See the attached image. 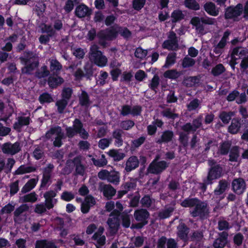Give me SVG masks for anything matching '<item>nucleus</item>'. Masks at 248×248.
Instances as JSON below:
<instances>
[{
    "label": "nucleus",
    "mask_w": 248,
    "mask_h": 248,
    "mask_svg": "<svg viewBox=\"0 0 248 248\" xmlns=\"http://www.w3.org/2000/svg\"><path fill=\"white\" fill-rule=\"evenodd\" d=\"M117 31L118 34H120L124 38L126 39L129 38L132 35V32L127 27L118 26Z\"/></svg>",
    "instance_id": "nucleus-46"
},
{
    "label": "nucleus",
    "mask_w": 248,
    "mask_h": 248,
    "mask_svg": "<svg viewBox=\"0 0 248 248\" xmlns=\"http://www.w3.org/2000/svg\"><path fill=\"white\" fill-rule=\"evenodd\" d=\"M38 101L41 104L43 105L45 103H50L53 102L54 100L50 93L47 92H45L39 95Z\"/></svg>",
    "instance_id": "nucleus-36"
},
{
    "label": "nucleus",
    "mask_w": 248,
    "mask_h": 248,
    "mask_svg": "<svg viewBox=\"0 0 248 248\" xmlns=\"http://www.w3.org/2000/svg\"><path fill=\"white\" fill-rule=\"evenodd\" d=\"M230 184L225 179H222L218 182L217 186L214 190V194L216 196L222 195L229 187Z\"/></svg>",
    "instance_id": "nucleus-26"
},
{
    "label": "nucleus",
    "mask_w": 248,
    "mask_h": 248,
    "mask_svg": "<svg viewBox=\"0 0 248 248\" xmlns=\"http://www.w3.org/2000/svg\"><path fill=\"white\" fill-rule=\"evenodd\" d=\"M146 0H133L132 8L136 11H140L145 5Z\"/></svg>",
    "instance_id": "nucleus-54"
},
{
    "label": "nucleus",
    "mask_w": 248,
    "mask_h": 248,
    "mask_svg": "<svg viewBox=\"0 0 248 248\" xmlns=\"http://www.w3.org/2000/svg\"><path fill=\"white\" fill-rule=\"evenodd\" d=\"M72 163L75 167V173L76 175L83 176L85 168L81 163V156L78 155L72 159Z\"/></svg>",
    "instance_id": "nucleus-16"
},
{
    "label": "nucleus",
    "mask_w": 248,
    "mask_h": 248,
    "mask_svg": "<svg viewBox=\"0 0 248 248\" xmlns=\"http://www.w3.org/2000/svg\"><path fill=\"white\" fill-rule=\"evenodd\" d=\"M79 104L82 107L88 108L91 104L88 93L84 90L81 91V94L78 96Z\"/></svg>",
    "instance_id": "nucleus-27"
},
{
    "label": "nucleus",
    "mask_w": 248,
    "mask_h": 248,
    "mask_svg": "<svg viewBox=\"0 0 248 248\" xmlns=\"http://www.w3.org/2000/svg\"><path fill=\"white\" fill-rule=\"evenodd\" d=\"M2 152L5 154L14 155L21 150L20 143L18 141L12 144L10 142L3 144L1 147Z\"/></svg>",
    "instance_id": "nucleus-9"
},
{
    "label": "nucleus",
    "mask_w": 248,
    "mask_h": 248,
    "mask_svg": "<svg viewBox=\"0 0 248 248\" xmlns=\"http://www.w3.org/2000/svg\"><path fill=\"white\" fill-rule=\"evenodd\" d=\"M23 55L24 56H20L19 58L21 63L25 65L21 69V72L23 74L31 75L35 69L38 67L39 62L38 60L31 62V56L32 55V52L31 51H25Z\"/></svg>",
    "instance_id": "nucleus-2"
},
{
    "label": "nucleus",
    "mask_w": 248,
    "mask_h": 248,
    "mask_svg": "<svg viewBox=\"0 0 248 248\" xmlns=\"http://www.w3.org/2000/svg\"><path fill=\"white\" fill-rule=\"evenodd\" d=\"M108 154L109 156L113 158L115 161H119L122 160L125 156V154L122 152H119L118 150L111 149L110 150Z\"/></svg>",
    "instance_id": "nucleus-34"
},
{
    "label": "nucleus",
    "mask_w": 248,
    "mask_h": 248,
    "mask_svg": "<svg viewBox=\"0 0 248 248\" xmlns=\"http://www.w3.org/2000/svg\"><path fill=\"white\" fill-rule=\"evenodd\" d=\"M242 120L239 118H234L232 120L231 124L228 127V132L232 134H236L239 132L242 125Z\"/></svg>",
    "instance_id": "nucleus-18"
},
{
    "label": "nucleus",
    "mask_w": 248,
    "mask_h": 248,
    "mask_svg": "<svg viewBox=\"0 0 248 248\" xmlns=\"http://www.w3.org/2000/svg\"><path fill=\"white\" fill-rule=\"evenodd\" d=\"M16 121L14 124L13 128L17 132H20L24 126L30 124L31 119L30 117L18 116L16 118Z\"/></svg>",
    "instance_id": "nucleus-11"
},
{
    "label": "nucleus",
    "mask_w": 248,
    "mask_h": 248,
    "mask_svg": "<svg viewBox=\"0 0 248 248\" xmlns=\"http://www.w3.org/2000/svg\"><path fill=\"white\" fill-rule=\"evenodd\" d=\"M160 79L158 75H155L152 79L151 82L149 86L153 90L156 91V89L159 84Z\"/></svg>",
    "instance_id": "nucleus-64"
},
{
    "label": "nucleus",
    "mask_w": 248,
    "mask_h": 248,
    "mask_svg": "<svg viewBox=\"0 0 248 248\" xmlns=\"http://www.w3.org/2000/svg\"><path fill=\"white\" fill-rule=\"evenodd\" d=\"M41 31L42 33H46L47 34H50L52 36H55L56 32L50 25L44 24L43 26L41 29Z\"/></svg>",
    "instance_id": "nucleus-56"
},
{
    "label": "nucleus",
    "mask_w": 248,
    "mask_h": 248,
    "mask_svg": "<svg viewBox=\"0 0 248 248\" xmlns=\"http://www.w3.org/2000/svg\"><path fill=\"white\" fill-rule=\"evenodd\" d=\"M232 115L233 112L232 111L226 112L223 111L219 113L218 117L222 123L226 124L229 123Z\"/></svg>",
    "instance_id": "nucleus-41"
},
{
    "label": "nucleus",
    "mask_w": 248,
    "mask_h": 248,
    "mask_svg": "<svg viewBox=\"0 0 248 248\" xmlns=\"http://www.w3.org/2000/svg\"><path fill=\"white\" fill-rule=\"evenodd\" d=\"M139 161L136 156H131L128 158L126 164L125 170L129 172L138 167Z\"/></svg>",
    "instance_id": "nucleus-22"
},
{
    "label": "nucleus",
    "mask_w": 248,
    "mask_h": 248,
    "mask_svg": "<svg viewBox=\"0 0 248 248\" xmlns=\"http://www.w3.org/2000/svg\"><path fill=\"white\" fill-rule=\"evenodd\" d=\"M168 167V164L164 160L157 161L154 160L149 165L148 171L152 174H159L165 170Z\"/></svg>",
    "instance_id": "nucleus-5"
},
{
    "label": "nucleus",
    "mask_w": 248,
    "mask_h": 248,
    "mask_svg": "<svg viewBox=\"0 0 248 248\" xmlns=\"http://www.w3.org/2000/svg\"><path fill=\"white\" fill-rule=\"evenodd\" d=\"M189 232L190 228L183 222L182 220H180L177 226L176 235L177 237L185 242H187L189 239Z\"/></svg>",
    "instance_id": "nucleus-8"
},
{
    "label": "nucleus",
    "mask_w": 248,
    "mask_h": 248,
    "mask_svg": "<svg viewBox=\"0 0 248 248\" xmlns=\"http://www.w3.org/2000/svg\"><path fill=\"white\" fill-rule=\"evenodd\" d=\"M243 5L239 3L235 6L231 5L224 10V17L226 20L232 19L234 21H238V17L243 13Z\"/></svg>",
    "instance_id": "nucleus-4"
},
{
    "label": "nucleus",
    "mask_w": 248,
    "mask_h": 248,
    "mask_svg": "<svg viewBox=\"0 0 248 248\" xmlns=\"http://www.w3.org/2000/svg\"><path fill=\"white\" fill-rule=\"evenodd\" d=\"M134 217L137 221L148 222L150 213L146 209H138L134 211Z\"/></svg>",
    "instance_id": "nucleus-17"
},
{
    "label": "nucleus",
    "mask_w": 248,
    "mask_h": 248,
    "mask_svg": "<svg viewBox=\"0 0 248 248\" xmlns=\"http://www.w3.org/2000/svg\"><path fill=\"white\" fill-rule=\"evenodd\" d=\"M176 53L175 52L171 53L167 56L165 63L163 67L169 68L172 66L176 62Z\"/></svg>",
    "instance_id": "nucleus-37"
},
{
    "label": "nucleus",
    "mask_w": 248,
    "mask_h": 248,
    "mask_svg": "<svg viewBox=\"0 0 248 248\" xmlns=\"http://www.w3.org/2000/svg\"><path fill=\"white\" fill-rule=\"evenodd\" d=\"M229 161L232 162H237L240 156L239 147L238 146H232L229 153Z\"/></svg>",
    "instance_id": "nucleus-28"
},
{
    "label": "nucleus",
    "mask_w": 248,
    "mask_h": 248,
    "mask_svg": "<svg viewBox=\"0 0 248 248\" xmlns=\"http://www.w3.org/2000/svg\"><path fill=\"white\" fill-rule=\"evenodd\" d=\"M173 38L170 37V40H166L164 41L162 46L164 49L169 50H176L178 48V41L177 40L175 33L172 31Z\"/></svg>",
    "instance_id": "nucleus-12"
},
{
    "label": "nucleus",
    "mask_w": 248,
    "mask_h": 248,
    "mask_svg": "<svg viewBox=\"0 0 248 248\" xmlns=\"http://www.w3.org/2000/svg\"><path fill=\"white\" fill-rule=\"evenodd\" d=\"M161 113L163 117L172 120L179 118V116L178 113L173 112L170 108H166L162 111Z\"/></svg>",
    "instance_id": "nucleus-45"
},
{
    "label": "nucleus",
    "mask_w": 248,
    "mask_h": 248,
    "mask_svg": "<svg viewBox=\"0 0 248 248\" xmlns=\"http://www.w3.org/2000/svg\"><path fill=\"white\" fill-rule=\"evenodd\" d=\"M107 223L109 226L110 233L112 235L115 234L120 228V219L108 218Z\"/></svg>",
    "instance_id": "nucleus-21"
},
{
    "label": "nucleus",
    "mask_w": 248,
    "mask_h": 248,
    "mask_svg": "<svg viewBox=\"0 0 248 248\" xmlns=\"http://www.w3.org/2000/svg\"><path fill=\"white\" fill-rule=\"evenodd\" d=\"M92 14L91 9L86 5L81 3L77 6L75 9V14L78 18L90 16Z\"/></svg>",
    "instance_id": "nucleus-14"
},
{
    "label": "nucleus",
    "mask_w": 248,
    "mask_h": 248,
    "mask_svg": "<svg viewBox=\"0 0 248 248\" xmlns=\"http://www.w3.org/2000/svg\"><path fill=\"white\" fill-rule=\"evenodd\" d=\"M29 210V206L27 204H22L17 207L14 212V220L17 218L23 213L28 211Z\"/></svg>",
    "instance_id": "nucleus-47"
},
{
    "label": "nucleus",
    "mask_w": 248,
    "mask_h": 248,
    "mask_svg": "<svg viewBox=\"0 0 248 248\" xmlns=\"http://www.w3.org/2000/svg\"><path fill=\"white\" fill-rule=\"evenodd\" d=\"M198 78L197 77H189L186 78L184 81V84L187 87H192L198 83Z\"/></svg>",
    "instance_id": "nucleus-52"
},
{
    "label": "nucleus",
    "mask_w": 248,
    "mask_h": 248,
    "mask_svg": "<svg viewBox=\"0 0 248 248\" xmlns=\"http://www.w3.org/2000/svg\"><path fill=\"white\" fill-rule=\"evenodd\" d=\"M124 131L122 129L117 128L113 130L112 133V137L115 139L114 145L118 147L122 146L124 143L123 134Z\"/></svg>",
    "instance_id": "nucleus-23"
},
{
    "label": "nucleus",
    "mask_w": 248,
    "mask_h": 248,
    "mask_svg": "<svg viewBox=\"0 0 248 248\" xmlns=\"http://www.w3.org/2000/svg\"><path fill=\"white\" fill-rule=\"evenodd\" d=\"M182 73L177 71L176 69L168 70L164 73V77L166 78L176 80L178 78Z\"/></svg>",
    "instance_id": "nucleus-31"
},
{
    "label": "nucleus",
    "mask_w": 248,
    "mask_h": 248,
    "mask_svg": "<svg viewBox=\"0 0 248 248\" xmlns=\"http://www.w3.org/2000/svg\"><path fill=\"white\" fill-rule=\"evenodd\" d=\"M37 182L34 178L29 180L21 189L22 193H26L32 189L36 185Z\"/></svg>",
    "instance_id": "nucleus-38"
},
{
    "label": "nucleus",
    "mask_w": 248,
    "mask_h": 248,
    "mask_svg": "<svg viewBox=\"0 0 248 248\" xmlns=\"http://www.w3.org/2000/svg\"><path fill=\"white\" fill-rule=\"evenodd\" d=\"M222 172L223 168L220 164L210 167L207 176L203 179V182L199 184L202 191L205 192L207 186L212 185L216 180L220 178L222 175Z\"/></svg>",
    "instance_id": "nucleus-1"
},
{
    "label": "nucleus",
    "mask_w": 248,
    "mask_h": 248,
    "mask_svg": "<svg viewBox=\"0 0 248 248\" xmlns=\"http://www.w3.org/2000/svg\"><path fill=\"white\" fill-rule=\"evenodd\" d=\"M209 214V209L207 203L200 199L194 208L190 211V215L191 217H198L201 220L207 219Z\"/></svg>",
    "instance_id": "nucleus-3"
},
{
    "label": "nucleus",
    "mask_w": 248,
    "mask_h": 248,
    "mask_svg": "<svg viewBox=\"0 0 248 248\" xmlns=\"http://www.w3.org/2000/svg\"><path fill=\"white\" fill-rule=\"evenodd\" d=\"M121 218L123 226L125 228H129L131 223L129 215L126 213L123 212L121 214Z\"/></svg>",
    "instance_id": "nucleus-57"
},
{
    "label": "nucleus",
    "mask_w": 248,
    "mask_h": 248,
    "mask_svg": "<svg viewBox=\"0 0 248 248\" xmlns=\"http://www.w3.org/2000/svg\"><path fill=\"white\" fill-rule=\"evenodd\" d=\"M59 75L51 74L47 79V84L51 89H56L64 81L63 78Z\"/></svg>",
    "instance_id": "nucleus-15"
},
{
    "label": "nucleus",
    "mask_w": 248,
    "mask_h": 248,
    "mask_svg": "<svg viewBox=\"0 0 248 248\" xmlns=\"http://www.w3.org/2000/svg\"><path fill=\"white\" fill-rule=\"evenodd\" d=\"M68 101L64 99H60L56 102V106L57 107V111L59 114H62L68 105Z\"/></svg>",
    "instance_id": "nucleus-50"
},
{
    "label": "nucleus",
    "mask_w": 248,
    "mask_h": 248,
    "mask_svg": "<svg viewBox=\"0 0 248 248\" xmlns=\"http://www.w3.org/2000/svg\"><path fill=\"white\" fill-rule=\"evenodd\" d=\"M97 36L101 40L111 41L117 37L118 31L114 27H111L105 31H100Z\"/></svg>",
    "instance_id": "nucleus-7"
},
{
    "label": "nucleus",
    "mask_w": 248,
    "mask_h": 248,
    "mask_svg": "<svg viewBox=\"0 0 248 248\" xmlns=\"http://www.w3.org/2000/svg\"><path fill=\"white\" fill-rule=\"evenodd\" d=\"M41 71L37 70L35 73V76L38 79L46 78L50 76V72L46 65H43L41 68Z\"/></svg>",
    "instance_id": "nucleus-44"
},
{
    "label": "nucleus",
    "mask_w": 248,
    "mask_h": 248,
    "mask_svg": "<svg viewBox=\"0 0 248 248\" xmlns=\"http://www.w3.org/2000/svg\"><path fill=\"white\" fill-rule=\"evenodd\" d=\"M62 65L56 59L52 60L50 62V69L52 72L51 74L59 75L60 71L62 69Z\"/></svg>",
    "instance_id": "nucleus-29"
},
{
    "label": "nucleus",
    "mask_w": 248,
    "mask_h": 248,
    "mask_svg": "<svg viewBox=\"0 0 248 248\" xmlns=\"http://www.w3.org/2000/svg\"><path fill=\"white\" fill-rule=\"evenodd\" d=\"M174 136L172 131L166 130L162 132L160 137L157 140L156 143L159 144L168 143L172 141Z\"/></svg>",
    "instance_id": "nucleus-19"
},
{
    "label": "nucleus",
    "mask_w": 248,
    "mask_h": 248,
    "mask_svg": "<svg viewBox=\"0 0 248 248\" xmlns=\"http://www.w3.org/2000/svg\"><path fill=\"white\" fill-rule=\"evenodd\" d=\"M103 193L104 197L108 200H110L115 195L116 190L111 185H105L103 188Z\"/></svg>",
    "instance_id": "nucleus-32"
},
{
    "label": "nucleus",
    "mask_w": 248,
    "mask_h": 248,
    "mask_svg": "<svg viewBox=\"0 0 248 248\" xmlns=\"http://www.w3.org/2000/svg\"><path fill=\"white\" fill-rule=\"evenodd\" d=\"M137 186V182L134 179H130L129 181L124 183L121 186V189H124L128 192L134 189Z\"/></svg>",
    "instance_id": "nucleus-42"
},
{
    "label": "nucleus",
    "mask_w": 248,
    "mask_h": 248,
    "mask_svg": "<svg viewBox=\"0 0 248 248\" xmlns=\"http://www.w3.org/2000/svg\"><path fill=\"white\" fill-rule=\"evenodd\" d=\"M199 199L197 198H187L184 200L180 203V205L183 207H193L195 206L197 202L199 201Z\"/></svg>",
    "instance_id": "nucleus-35"
},
{
    "label": "nucleus",
    "mask_w": 248,
    "mask_h": 248,
    "mask_svg": "<svg viewBox=\"0 0 248 248\" xmlns=\"http://www.w3.org/2000/svg\"><path fill=\"white\" fill-rule=\"evenodd\" d=\"M92 160L94 165L97 167H102L107 165L108 161L105 158L104 155H101V158L95 159V158H92Z\"/></svg>",
    "instance_id": "nucleus-51"
},
{
    "label": "nucleus",
    "mask_w": 248,
    "mask_h": 248,
    "mask_svg": "<svg viewBox=\"0 0 248 248\" xmlns=\"http://www.w3.org/2000/svg\"><path fill=\"white\" fill-rule=\"evenodd\" d=\"M171 22L176 23L183 20L185 18V15L180 10H174L171 14Z\"/></svg>",
    "instance_id": "nucleus-33"
},
{
    "label": "nucleus",
    "mask_w": 248,
    "mask_h": 248,
    "mask_svg": "<svg viewBox=\"0 0 248 248\" xmlns=\"http://www.w3.org/2000/svg\"><path fill=\"white\" fill-rule=\"evenodd\" d=\"M135 125V123L133 120H126L121 122L120 127L121 129L124 130H129L131 129Z\"/></svg>",
    "instance_id": "nucleus-55"
},
{
    "label": "nucleus",
    "mask_w": 248,
    "mask_h": 248,
    "mask_svg": "<svg viewBox=\"0 0 248 248\" xmlns=\"http://www.w3.org/2000/svg\"><path fill=\"white\" fill-rule=\"evenodd\" d=\"M107 181L111 183L117 184L120 181V177L118 173L115 171L109 172Z\"/></svg>",
    "instance_id": "nucleus-58"
},
{
    "label": "nucleus",
    "mask_w": 248,
    "mask_h": 248,
    "mask_svg": "<svg viewBox=\"0 0 248 248\" xmlns=\"http://www.w3.org/2000/svg\"><path fill=\"white\" fill-rule=\"evenodd\" d=\"M204 10L209 15L216 16L219 14V10L214 3L211 1L206 2L203 5Z\"/></svg>",
    "instance_id": "nucleus-24"
},
{
    "label": "nucleus",
    "mask_w": 248,
    "mask_h": 248,
    "mask_svg": "<svg viewBox=\"0 0 248 248\" xmlns=\"http://www.w3.org/2000/svg\"><path fill=\"white\" fill-rule=\"evenodd\" d=\"M190 23L195 28L197 31L200 33H203L204 31V24L202 23V17L194 16L190 20Z\"/></svg>",
    "instance_id": "nucleus-25"
},
{
    "label": "nucleus",
    "mask_w": 248,
    "mask_h": 248,
    "mask_svg": "<svg viewBox=\"0 0 248 248\" xmlns=\"http://www.w3.org/2000/svg\"><path fill=\"white\" fill-rule=\"evenodd\" d=\"M174 211V208L170 206L165 208L158 214V217L161 219H166L170 217Z\"/></svg>",
    "instance_id": "nucleus-49"
},
{
    "label": "nucleus",
    "mask_w": 248,
    "mask_h": 248,
    "mask_svg": "<svg viewBox=\"0 0 248 248\" xmlns=\"http://www.w3.org/2000/svg\"><path fill=\"white\" fill-rule=\"evenodd\" d=\"M218 235L214 240L213 246L214 248H224L228 243V233L224 231L219 233Z\"/></svg>",
    "instance_id": "nucleus-13"
},
{
    "label": "nucleus",
    "mask_w": 248,
    "mask_h": 248,
    "mask_svg": "<svg viewBox=\"0 0 248 248\" xmlns=\"http://www.w3.org/2000/svg\"><path fill=\"white\" fill-rule=\"evenodd\" d=\"M36 169L33 166H26L24 165H21L15 172V175H20L25 173H30L36 171Z\"/></svg>",
    "instance_id": "nucleus-30"
},
{
    "label": "nucleus",
    "mask_w": 248,
    "mask_h": 248,
    "mask_svg": "<svg viewBox=\"0 0 248 248\" xmlns=\"http://www.w3.org/2000/svg\"><path fill=\"white\" fill-rule=\"evenodd\" d=\"M72 159H68L66 161L65 166L62 169V173L64 175H68L71 173L73 169V165H71Z\"/></svg>",
    "instance_id": "nucleus-62"
},
{
    "label": "nucleus",
    "mask_w": 248,
    "mask_h": 248,
    "mask_svg": "<svg viewBox=\"0 0 248 248\" xmlns=\"http://www.w3.org/2000/svg\"><path fill=\"white\" fill-rule=\"evenodd\" d=\"M225 70L224 65L222 63H219L212 68L211 73L214 76L217 77L223 73Z\"/></svg>",
    "instance_id": "nucleus-48"
},
{
    "label": "nucleus",
    "mask_w": 248,
    "mask_h": 248,
    "mask_svg": "<svg viewBox=\"0 0 248 248\" xmlns=\"http://www.w3.org/2000/svg\"><path fill=\"white\" fill-rule=\"evenodd\" d=\"M73 93V90L70 87L64 88L62 89V99H64L68 102L71 98Z\"/></svg>",
    "instance_id": "nucleus-59"
},
{
    "label": "nucleus",
    "mask_w": 248,
    "mask_h": 248,
    "mask_svg": "<svg viewBox=\"0 0 248 248\" xmlns=\"http://www.w3.org/2000/svg\"><path fill=\"white\" fill-rule=\"evenodd\" d=\"M191 124L193 129V132H196L198 129L200 128L202 126V115H199L197 118L193 119Z\"/></svg>",
    "instance_id": "nucleus-61"
},
{
    "label": "nucleus",
    "mask_w": 248,
    "mask_h": 248,
    "mask_svg": "<svg viewBox=\"0 0 248 248\" xmlns=\"http://www.w3.org/2000/svg\"><path fill=\"white\" fill-rule=\"evenodd\" d=\"M83 128V124L81 120L78 118H76L73 122V126H69L66 128V136L69 138H72L78 134V133L81 132V130Z\"/></svg>",
    "instance_id": "nucleus-6"
},
{
    "label": "nucleus",
    "mask_w": 248,
    "mask_h": 248,
    "mask_svg": "<svg viewBox=\"0 0 248 248\" xmlns=\"http://www.w3.org/2000/svg\"><path fill=\"white\" fill-rule=\"evenodd\" d=\"M232 147V142L231 141H223L220 143L217 153L219 155H226L230 152Z\"/></svg>",
    "instance_id": "nucleus-20"
},
{
    "label": "nucleus",
    "mask_w": 248,
    "mask_h": 248,
    "mask_svg": "<svg viewBox=\"0 0 248 248\" xmlns=\"http://www.w3.org/2000/svg\"><path fill=\"white\" fill-rule=\"evenodd\" d=\"M195 64V60L187 56L185 57L182 62V66L184 68H186L194 66Z\"/></svg>",
    "instance_id": "nucleus-53"
},
{
    "label": "nucleus",
    "mask_w": 248,
    "mask_h": 248,
    "mask_svg": "<svg viewBox=\"0 0 248 248\" xmlns=\"http://www.w3.org/2000/svg\"><path fill=\"white\" fill-rule=\"evenodd\" d=\"M135 56L140 59H143L147 55V51L143 49L141 47H138L135 51Z\"/></svg>",
    "instance_id": "nucleus-63"
},
{
    "label": "nucleus",
    "mask_w": 248,
    "mask_h": 248,
    "mask_svg": "<svg viewBox=\"0 0 248 248\" xmlns=\"http://www.w3.org/2000/svg\"><path fill=\"white\" fill-rule=\"evenodd\" d=\"M154 201L149 195L146 194L141 199L140 203L142 207L149 208L152 206Z\"/></svg>",
    "instance_id": "nucleus-40"
},
{
    "label": "nucleus",
    "mask_w": 248,
    "mask_h": 248,
    "mask_svg": "<svg viewBox=\"0 0 248 248\" xmlns=\"http://www.w3.org/2000/svg\"><path fill=\"white\" fill-rule=\"evenodd\" d=\"M37 200V195L34 192L26 194L23 197V201L24 202H34Z\"/></svg>",
    "instance_id": "nucleus-60"
},
{
    "label": "nucleus",
    "mask_w": 248,
    "mask_h": 248,
    "mask_svg": "<svg viewBox=\"0 0 248 248\" xmlns=\"http://www.w3.org/2000/svg\"><path fill=\"white\" fill-rule=\"evenodd\" d=\"M49 134L50 135H54L56 134L57 135L56 138H59L61 140L63 139L64 137V133L62 132V128L59 126L51 128L46 133V136H47V135Z\"/></svg>",
    "instance_id": "nucleus-39"
},
{
    "label": "nucleus",
    "mask_w": 248,
    "mask_h": 248,
    "mask_svg": "<svg viewBox=\"0 0 248 248\" xmlns=\"http://www.w3.org/2000/svg\"><path fill=\"white\" fill-rule=\"evenodd\" d=\"M184 5L187 8L194 11L200 9V4L196 0H185Z\"/></svg>",
    "instance_id": "nucleus-43"
},
{
    "label": "nucleus",
    "mask_w": 248,
    "mask_h": 248,
    "mask_svg": "<svg viewBox=\"0 0 248 248\" xmlns=\"http://www.w3.org/2000/svg\"><path fill=\"white\" fill-rule=\"evenodd\" d=\"M232 190L237 195L242 194L246 189V184L242 178L234 179L232 183Z\"/></svg>",
    "instance_id": "nucleus-10"
}]
</instances>
